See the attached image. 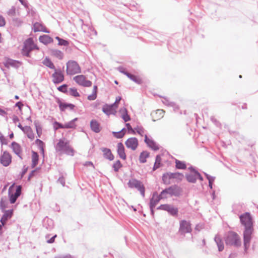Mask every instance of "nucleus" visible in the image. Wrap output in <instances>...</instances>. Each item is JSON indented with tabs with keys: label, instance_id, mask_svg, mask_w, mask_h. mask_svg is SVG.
Here are the masks:
<instances>
[{
	"label": "nucleus",
	"instance_id": "obj_1",
	"mask_svg": "<svg viewBox=\"0 0 258 258\" xmlns=\"http://www.w3.org/2000/svg\"><path fill=\"white\" fill-rule=\"evenodd\" d=\"M241 223L245 227L243 231V241L244 250L246 251L250 246L251 235L253 232V223L252 218L249 213H245L240 216Z\"/></svg>",
	"mask_w": 258,
	"mask_h": 258
},
{
	"label": "nucleus",
	"instance_id": "obj_2",
	"mask_svg": "<svg viewBox=\"0 0 258 258\" xmlns=\"http://www.w3.org/2000/svg\"><path fill=\"white\" fill-rule=\"evenodd\" d=\"M55 150L61 154H66L68 155L73 156L75 151L70 145L68 141L60 139L55 146Z\"/></svg>",
	"mask_w": 258,
	"mask_h": 258
},
{
	"label": "nucleus",
	"instance_id": "obj_3",
	"mask_svg": "<svg viewBox=\"0 0 258 258\" xmlns=\"http://www.w3.org/2000/svg\"><path fill=\"white\" fill-rule=\"evenodd\" d=\"M225 241L227 245L238 247L241 245V240L239 235L235 232L229 231L225 237Z\"/></svg>",
	"mask_w": 258,
	"mask_h": 258
},
{
	"label": "nucleus",
	"instance_id": "obj_4",
	"mask_svg": "<svg viewBox=\"0 0 258 258\" xmlns=\"http://www.w3.org/2000/svg\"><path fill=\"white\" fill-rule=\"evenodd\" d=\"M181 192L182 189L179 186L174 185L163 190L160 193V198L164 199L168 197H179Z\"/></svg>",
	"mask_w": 258,
	"mask_h": 258
},
{
	"label": "nucleus",
	"instance_id": "obj_5",
	"mask_svg": "<svg viewBox=\"0 0 258 258\" xmlns=\"http://www.w3.org/2000/svg\"><path fill=\"white\" fill-rule=\"evenodd\" d=\"M66 64V72L68 75L72 76L81 73V68L77 61L70 60L67 62Z\"/></svg>",
	"mask_w": 258,
	"mask_h": 258
},
{
	"label": "nucleus",
	"instance_id": "obj_6",
	"mask_svg": "<svg viewBox=\"0 0 258 258\" xmlns=\"http://www.w3.org/2000/svg\"><path fill=\"white\" fill-rule=\"evenodd\" d=\"M128 186L130 188H135L140 191L143 197H145V187L143 183L136 179H131L129 180Z\"/></svg>",
	"mask_w": 258,
	"mask_h": 258
},
{
	"label": "nucleus",
	"instance_id": "obj_7",
	"mask_svg": "<svg viewBox=\"0 0 258 258\" xmlns=\"http://www.w3.org/2000/svg\"><path fill=\"white\" fill-rule=\"evenodd\" d=\"M192 231L191 224L189 221L182 220L179 222V233L184 235L187 233H190Z\"/></svg>",
	"mask_w": 258,
	"mask_h": 258
},
{
	"label": "nucleus",
	"instance_id": "obj_8",
	"mask_svg": "<svg viewBox=\"0 0 258 258\" xmlns=\"http://www.w3.org/2000/svg\"><path fill=\"white\" fill-rule=\"evenodd\" d=\"M73 80L80 86L85 87H89L92 86V82L89 80H87L86 77L83 75L74 77Z\"/></svg>",
	"mask_w": 258,
	"mask_h": 258
},
{
	"label": "nucleus",
	"instance_id": "obj_9",
	"mask_svg": "<svg viewBox=\"0 0 258 258\" xmlns=\"http://www.w3.org/2000/svg\"><path fill=\"white\" fill-rule=\"evenodd\" d=\"M157 209L166 211L173 216H176L178 212V210L177 208L169 204L161 205L157 208Z\"/></svg>",
	"mask_w": 258,
	"mask_h": 258
},
{
	"label": "nucleus",
	"instance_id": "obj_10",
	"mask_svg": "<svg viewBox=\"0 0 258 258\" xmlns=\"http://www.w3.org/2000/svg\"><path fill=\"white\" fill-rule=\"evenodd\" d=\"M52 82L54 84H59L63 81L64 75L60 70H54V73L52 75Z\"/></svg>",
	"mask_w": 258,
	"mask_h": 258
},
{
	"label": "nucleus",
	"instance_id": "obj_11",
	"mask_svg": "<svg viewBox=\"0 0 258 258\" xmlns=\"http://www.w3.org/2000/svg\"><path fill=\"white\" fill-rule=\"evenodd\" d=\"M125 144L127 148L134 151L138 146V140L136 138H130L126 141Z\"/></svg>",
	"mask_w": 258,
	"mask_h": 258
},
{
	"label": "nucleus",
	"instance_id": "obj_12",
	"mask_svg": "<svg viewBox=\"0 0 258 258\" xmlns=\"http://www.w3.org/2000/svg\"><path fill=\"white\" fill-rule=\"evenodd\" d=\"M0 162L4 166H8L11 163V156L7 152H4L0 158Z\"/></svg>",
	"mask_w": 258,
	"mask_h": 258
},
{
	"label": "nucleus",
	"instance_id": "obj_13",
	"mask_svg": "<svg viewBox=\"0 0 258 258\" xmlns=\"http://www.w3.org/2000/svg\"><path fill=\"white\" fill-rule=\"evenodd\" d=\"M191 171V173L186 175L187 180L191 183H195L197 181V171L192 166L188 168Z\"/></svg>",
	"mask_w": 258,
	"mask_h": 258
},
{
	"label": "nucleus",
	"instance_id": "obj_14",
	"mask_svg": "<svg viewBox=\"0 0 258 258\" xmlns=\"http://www.w3.org/2000/svg\"><path fill=\"white\" fill-rule=\"evenodd\" d=\"M162 199H164V198H160V194L158 195L157 192H154L153 194L152 198L150 199V208H154Z\"/></svg>",
	"mask_w": 258,
	"mask_h": 258
},
{
	"label": "nucleus",
	"instance_id": "obj_15",
	"mask_svg": "<svg viewBox=\"0 0 258 258\" xmlns=\"http://www.w3.org/2000/svg\"><path fill=\"white\" fill-rule=\"evenodd\" d=\"M22 187L21 185L17 186L16 190L14 194H10L9 193L10 201L11 204H14L16 201L17 198L21 194Z\"/></svg>",
	"mask_w": 258,
	"mask_h": 258
},
{
	"label": "nucleus",
	"instance_id": "obj_16",
	"mask_svg": "<svg viewBox=\"0 0 258 258\" xmlns=\"http://www.w3.org/2000/svg\"><path fill=\"white\" fill-rule=\"evenodd\" d=\"M144 141L148 145V146L151 148L152 150L154 151H157L159 150V148L158 145L156 143V142L154 140L148 138L147 135H145V139Z\"/></svg>",
	"mask_w": 258,
	"mask_h": 258
},
{
	"label": "nucleus",
	"instance_id": "obj_17",
	"mask_svg": "<svg viewBox=\"0 0 258 258\" xmlns=\"http://www.w3.org/2000/svg\"><path fill=\"white\" fill-rule=\"evenodd\" d=\"M11 146L14 152L22 160L23 158L21 156L22 149L21 146L17 143L13 142Z\"/></svg>",
	"mask_w": 258,
	"mask_h": 258
},
{
	"label": "nucleus",
	"instance_id": "obj_18",
	"mask_svg": "<svg viewBox=\"0 0 258 258\" xmlns=\"http://www.w3.org/2000/svg\"><path fill=\"white\" fill-rule=\"evenodd\" d=\"M23 48L25 49L32 50L36 48V46L34 44L33 40L30 38L27 39L24 42Z\"/></svg>",
	"mask_w": 258,
	"mask_h": 258
},
{
	"label": "nucleus",
	"instance_id": "obj_19",
	"mask_svg": "<svg viewBox=\"0 0 258 258\" xmlns=\"http://www.w3.org/2000/svg\"><path fill=\"white\" fill-rule=\"evenodd\" d=\"M100 150L103 153V157L104 158L108 159L109 161H112L114 159V156L109 149L102 148Z\"/></svg>",
	"mask_w": 258,
	"mask_h": 258
},
{
	"label": "nucleus",
	"instance_id": "obj_20",
	"mask_svg": "<svg viewBox=\"0 0 258 258\" xmlns=\"http://www.w3.org/2000/svg\"><path fill=\"white\" fill-rule=\"evenodd\" d=\"M117 152L119 157L123 160H125L126 157L123 145L121 143H119L117 144Z\"/></svg>",
	"mask_w": 258,
	"mask_h": 258
},
{
	"label": "nucleus",
	"instance_id": "obj_21",
	"mask_svg": "<svg viewBox=\"0 0 258 258\" xmlns=\"http://www.w3.org/2000/svg\"><path fill=\"white\" fill-rule=\"evenodd\" d=\"M12 215L13 210L6 211L1 219V223L2 224V225H5L7 223L8 220L12 217Z\"/></svg>",
	"mask_w": 258,
	"mask_h": 258
},
{
	"label": "nucleus",
	"instance_id": "obj_22",
	"mask_svg": "<svg viewBox=\"0 0 258 258\" xmlns=\"http://www.w3.org/2000/svg\"><path fill=\"white\" fill-rule=\"evenodd\" d=\"M113 105H108L105 104L102 107V111L106 114L107 115H109L111 114L114 113V108Z\"/></svg>",
	"mask_w": 258,
	"mask_h": 258
},
{
	"label": "nucleus",
	"instance_id": "obj_23",
	"mask_svg": "<svg viewBox=\"0 0 258 258\" xmlns=\"http://www.w3.org/2000/svg\"><path fill=\"white\" fill-rule=\"evenodd\" d=\"M214 240L217 245L218 250L219 251H222L224 249V245L221 237L219 235H216L215 236Z\"/></svg>",
	"mask_w": 258,
	"mask_h": 258
},
{
	"label": "nucleus",
	"instance_id": "obj_24",
	"mask_svg": "<svg viewBox=\"0 0 258 258\" xmlns=\"http://www.w3.org/2000/svg\"><path fill=\"white\" fill-rule=\"evenodd\" d=\"M90 127L91 130L98 133L100 131V124L96 120H92L90 122Z\"/></svg>",
	"mask_w": 258,
	"mask_h": 258
},
{
	"label": "nucleus",
	"instance_id": "obj_25",
	"mask_svg": "<svg viewBox=\"0 0 258 258\" xmlns=\"http://www.w3.org/2000/svg\"><path fill=\"white\" fill-rule=\"evenodd\" d=\"M39 159V155L38 153L35 151H32V168H34L38 164Z\"/></svg>",
	"mask_w": 258,
	"mask_h": 258
},
{
	"label": "nucleus",
	"instance_id": "obj_26",
	"mask_svg": "<svg viewBox=\"0 0 258 258\" xmlns=\"http://www.w3.org/2000/svg\"><path fill=\"white\" fill-rule=\"evenodd\" d=\"M42 63L51 69L55 70V67L51 60L47 57H46L42 61Z\"/></svg>",
	"mask_w": 258,
	"mask_h": 258
},
{
	"label": "nucleus",
	"instance_id": "obj_27",
	"mask_svg": "<svg viewBox=\"0 0 258 258\" xmlns=\"http://www.w3.org/2000/svg\"><path fill=\"white\" fill-rule=\"evenodd\" d=\"M39 40L40 42L44 44H47L52 41V38L48 35H44L39 37Z\"/></svg>",
	"mask_w": 258,
	"mask_h": 258
},
{
	"label": "nucleus",
	"instance_id": "obj_28",
	"mask_svg": "<svg viewBox=\"0 0 258 258\" xmlns=\"http://www.w3.org/2000/svg\"><path fill=\"white\" fill-rule=\"evenodd\" d=\"M51 54L53 56L59 59H62L63 57V53L57 49H52L51 50Z\"/></svg>",
	"mask_w": 258,
	"mask_h": 258
},
{
	"label": "nucleus",
	"instance_id": "obj_29",
	"mask_svg": "<svg viewBox=\"0 0 258 258\" xmlns=\"http://www.w3.org/2000/svg\"><path fill=\"white\" fill-rule=\"evenodd\" d=\"M24 133L27 135L28 138L30 139L33 140L34 139V134L33 133V131L30 126H26Z\"/></svg>",
	"mask_w": 258,
	"mask_h": 258
},
{
	"label": "nucleus",
	"instance_id": "obj_30",
	"mask_svg": "<svg viewBox=\"0 0 258 258\" xmlns=\"http://www.w3.org/2000/svg\"><path fill=\"white\" fill-rule=\"evenodd\" d=\"M149 156V153L146 151H143L140 155L139 161L140 163H144L146 162V159Z\"/></svg>",
	"mask_w": 258,
	"mask_h": 258
},
{
	"label": "nucleus",
	"instance_id": "obj_31",
	"mask_svg": "<svg viewBox=\"0 0 258 258\" xmlns=\"http://www.w3.org/2000/svg\"><path fill=\"white\" fill-rule=\"evenodd\" d=\"M34 32L43 31L45 32H48L44 30V26L40 23L36 22L33 25V27Z\"/></svg>",
	"mask_w": 258,
	"mask_h": 258
},
{
	"label": "nucleus",
	"instance_id": "obj_32",
	"mask_svg": "<svg viewBox=\"0 0 258 258\" xmlns=\"http://www.w3.org/2000/svg\"><path fill=\"white\" fill-rule=\"evenodd\" d=\"M44 226L47 229H51L53 227V221L50 219H45L44 221Z\"/></svg>",
	"mask_w": 258,
	"mask_h": 258
},
{
	"label": "nucleus",
	"instance_id": "obj_33",
	"mask_svg": "<svg viewBox=\"0 0 258 258\" xmlns=\"http://www.w3.org/2000/svg\"><path fill=\"white\" fill-rule=\"evenodd\" d=\"M171 179H171V176L170 175V172L165 173L163 175L162 180H163V182H164V183H165L166 184H169L171 183Z\"/></svg>",
	"mask_w": 258,
	"mask_h": 258
},
{
	"label": "nucleus",
	"instance_id": "obj_34",
	"mask_svg": "<svg viewBox=\"0 0 258 258\" xmlns=\"http://www.w3.org/2000/svg\"><path fill=\"white\" fill-rule=\"evenodd\" d=\"M125 75L127 76L128 78H129L131 80L133 81L134 82H136L137 84H140L141 83V80L137 77V76L132 75L129 73H125Z\"/></svg>",
	"mask_w": 258,
	"mask_h": 258
},
{
	"label": "nucleus",
	"instance_id": "obj_35",
	"mask_svg": "<svg viewBox=\"0 0 258 258\" xmlns=\"http://www.w3.org/2000/svg\"><path fill=\"white\" fill-rule=\"evenodd\" d=\"M171 179H176L178 181H181L183 177V175L182 173L178 172L171 173L170 172Z\"/></svg>",
	"mask_w": 258,
	"mask_h": 258
},
{
	"label": "nucleus",
	"instance_id": "obj_36",
	"mask_svg": "<svg viewBox=\"0 0 258 258\" xmlns=\"http://www.w3.org/2000/svg\"><path fill=\"white\" fill-rule=\"evenodd\" d=\"M120 111L122 112L123 113L121 117L125 122H127L130 120L131 118L130 116L127 114V110L126 108H123L122 109H121L120 110Z\"/></svg>",
	"mask_w": 258,
	"mask_h": 258
},
{
	"label": "nucleus",
	"instance_id": "obj_37",
	"mask_svg": "<svg viewBox=\"0 0 258 258\" xmlns=\"http://www.w3.org/2000/svg\"><path fill=\"white\" fill-rule=\"evenodd\" d=\"M125 132H126L125 129L124 128H123L119 132H113L112 133V134H113L114 137H115V138H118V139H120V138H122L124 136Z\"/></svg>",
	"mask_w": 258,
	"mask_h": 258
},
{
	"label": "nucleus",
	"instance_id": "obj_38",
	"mask_svg": "<svg viewBox=\"0 0 258 258\" xmlns=\"http://www.w3.org/2000/svg\"><path fill=\"white\" fill-rule=\"evenodd\" d=\"M176 167L178 169H185L186 168L185 163L177 159L175 160Z\"/></svg>",
	"mask_w": 258,
	"mask_h": 258
},
{
	"label": "nucleus",
	"instance_id": "obj_39",
	"mask_svg": "<svg viewBox=\"0 0 258 258\" xmlns=\"http://www.w3.org/2000/svg\"><path fill=\"white\" fill-rule=\"evenodd\" d=\"M161 161V158L159 155H157L156 157L155 162L153 167V170H156L160 166V164Z\"/></svg>",
	"mask_w": 258,
	"mask_h": 258
},
{
	"label": "nucleus",
	"instance_id": "obj_40",
	"mask_svg": "<svg viewBox=\"0 0 258 258\" xmlns=\"http://www.w3.org/2000/svg\"><path fill=\"white\" fill-rule=\"evenodd\" d=\"M121 167H122V164H121L119 160L116 161L112 165V168L115 172H118L119 169Z\"/></svg>",
	"mask_w": 258,
	"mask_h": 258
},
{
	"label": "nucleus",
	"instance_id": "obj_41",
	"mask_svg": "<svg viewBox=\"0 0 258 258\" xmlns=\"http://www.w3.org/2000/svg\"><path fill=\"white\" fill-rule=\"evenodd\" d=\"M162 102L166 105L172 106L178 109V107L175 106V104H174V103L172 102H170L169 100L166 98L163 99Z\"/></svg>",
	"mask_w": 258,
	"mask_h": 258
},
{
	"label": "nucleus",
	"instance_id": "obj_42",
	"mask_svg": "<svg viewBox=\"0 0 258 258\" xmlns=\"http://www.w3.org/2000/svg\"><path fill=\"white\" fill-rule=\"evenodd\" d=\"M205 175H206L207 178L208 179L209 181V186L210 187V188H212V183L214 182L215 180V177L211 176L208 174L205 173Z\"/></svg>",
	"mask_w": 258,
	"mask_h": 258
},
{
	"label": "nucleus",
	"instance_id": "obj_43",
	"mask_svg": "<svg viewBox=\"0 0 258 258\" xmlns=\"http://www.w3.org/2000/svg\"><path fill=\"white\" fill-rule=\"evenodd\" d=\"M135 131L141 136H145V130L142 127L137 126L135 128Z\"/></svg>",
	"mask_w": 258,
	"mask_h": 258
},
{
	"label": "nucleus",
	"instance_id": "obj_44",
	"mask_svg": "<svg viewBox=\"0 0 258 258\" xmlns=\"http://www.w3.org/2000/svg\"><path fill=\"white\" fill-rule=\"evenodd\" d=\"M70 94L74 97H78L80 96L77 89L75 88H71L70 89Z\"/></svg>",
	"mask_w": 258,
	"mask_h": 258
},
{
	"label": "nucleus",
	"instance_id": "obj_45",
	"mask_svg": "<svg viewBox=\"0 0 258 258\" xmlns=\"http://www.w3.org/2000/svg\"><path fill=\"white\" fill-rule=\"evenodd\" d=\"M34 124H35V126L36 127V130L38 136L39 137H40V135L42 133V128H41V126L40 125V124L36 122H35Z\"/></svg>",
	"mask_w": 258,
	"mask_h": 258
},
{
	"label": "nucleus",
	"instance_id": "obj_46",
	"mask_svg": "<svg viewBox=\"0 0 258 258\" xmlns=\"http://www.w3.org/2000/svg\"><path fill=\"white\" fill-rule=\"evenodd\" d=\"M76 126V125L75 123H74L73 121L72 120L64 124L65 128H75Z\"/></svg>",
	"mask_w": 258,
	"mask_h": 258
},
{
	"label": "nucleus",
	"instance_id": "obj_47",
	"mask_svg": "<svg viewBox=\"0 0 258 258\" xmlns=\"http://www.w3.org/2000/svg\"><path fill=\"white\" fill-rule=\"evenodd\" d=\"M61 111H64L68 108V103H62L60 101L58 102Z\"/></svg>",
	"mask_w": 258,
	"mask_h": 258
},
{
	"label": "nucleus",
	"instance_id": "obj_48",
	"mask_svg": "<svg viewBox=\"0 0 258 258\" xmlns=\"http://www.w3.org/2000/svg\"><path fill=\"white\" fill-rule=\"evenodd\" d=\"M67 85L66 84H63V85L59 86V87H58L57 89L58 91H59L60 92L65 93L67 92Z\"/></svg>",
	"mask_w": 258,
	"mask_h": 258
},
{
	"label": "nucleus",
	"instance_id": "obj_49",
	"mask_svg": "<svg viewBox=\"0 0 258 258\" xmlns=\"http://www.w3.org/2000/svg\"><path fill=\"white\" fill-rule=\"evenodd\" d=\"M155 114L158 115V118H160L163 116L164 111L163 110L158 109L156 111Z\"/></svg>",
	"mask_w": 258,
	"mask_h": 258
},
{
	"label": "nucleus",
	"instance_id": "obj_50",
	"mask_svg": "<svg viewBox=\"0 0 258 258\" xmlns=\"http://www.w3.org/2000/svg\"><path fill=\"white\" fill-rule=\"evenodd\" d=\"M16 13V9L15 8L13 7L11 9H10L8 12V14L10 16H14Z\"/></svg>",
	"mask_w": 258,
	"mask_h": 258
},
{
	"label": "nucleus",
	"instance_id": "obj_51",
	"mask_svg": "<svg viewBox=\"0 0 258 258\" xmlns=\"http://www.w3.org/2000/svg\"><path fill=\"white\" fill-rule=\"evenodd\" d=\"M69 44V42L64 39H61L60 40V41L58 42V45H63V46H68Z\"/></svg>",
	"mask_w": 258,
	"mask_h": 258
},
{
	"label": "nucleus",
	"instance_id": "obj_52",
	"mask_svg": "<svg viewBox=\"0 0 258 258\" xmlns=\"http://www.w3.org/2000/svg\"><path fill=\"white\" fill-rule=\"evenodd\" d=\"M97 97V94L92 92V94L88 96V99L89 100H94Z\"/></svg>",
	"mask_w": 258,
	"mask_h": 258
},
{
	"label": "nucleus",
	"instance_id": "obj_53",
	"mask_svg": "<svg viewBox=\"0 0 258 258\" xmlns=\"http://www.w3.org/2000/svg\"><path fill=\"white\" fill-rule=\"evenodd\" d=\"M31 51V50L25 49V48H23L22 49V54L27 57L29 56V53Z\"/></svg>",
	"mask_w": 258,
	"mask_h": 258
},
{
	"label": "nucleus",
	"instance_id": "obj_54",
	"mask_svg": "<svg viewBox=\"0 0 258 258\" xmlns=\"http://www.w3.org/2000/svg\"><path fill=\"white\" fill-rule=\"evenodd\" d=\"M121 99V98L120 96L116 97L115 102L113 104H112V105H113V106L114 107L117 108V106L116 104L119 103V102L120 101Z\"/></svg>",
	"mask_w": 258,
	"mask_h": 258
},
{
	"label": "nucleus",
	"instance_id": "obj_55",
	"mask_svg": "<svg viewBox=\"0 0 258 258\" xmlns=\"http://www.w3.org/2000/svg\"><path fill=\"white\" fill-rule=\"evenodd\" d=\"M5 25V20L4 18L0 15V27L4 26Z\"/></svg>",
	"mask_w": 258,
	"mask_h": 258
},
{
	"label": "nucleus",
	"instance_id": "obj_56",
	"mask_svg": "<svg viewBox=\"0 0 258 258\" xmlns=\"http://www.w3.org/2000/svg\"><path fill=\"white\" fill-rule=\"evenodd\" d=\"M58 182H59L63 186L65 185V180L63 177H59L58 179Z\"/></svg>",
	"mask_w": 258,
	"mask_h": 258
},
{
	"label": "nucleus",
	"instance_id": "obj_57",
	"mask_svg": "<svg viewBox=\"0 0 258 258\" xmlns=\"http://www.w3.org/2000/svg\"><path fill=\"white\" fill-rule=\"evenodd\" d=\"M6 208V207L5 206V201H3V199H2L1 201V203H0V208L2 210H4Z\"/></svg>",
	"mask_w": 258,
	"mask_h": 258
},
{
	"label": "nucleus",
	"instance_id": "obj_58",
	"mask_svg": "<svg viewBox=\"0 0 258 258\" xmlns=\"http://www.w3.org/2000/svg\"><path fill=\"white\" fill-rule=\"evenodd\" d=\"M126 125L127 127V129L129 130V131H131L132 133L133 134H135V128L133 129L132 126H131V125L130 124V123H126Z\"/></svg>",
	"mask_w": 258,
	"mask_h": 258
},
{
	"label": "nucleus",
	"instance_id": "obj_59",
	"mask_svg": "<svg viewBox=\"0 0 258 258\" xmlns=\"http://www.w3.org/2000/svg\"><path fill=\"white\" fill-rule=\"evenodd\" d=\"M23 104L21 102H18L16 103L15 106L16 107H18L19 109L21 110L22 109V107L23 106Z\"/></svg>",
	"mask_w": 258,
	"mask_h": 258
},
{
	"label": "nucleus",
	"instance_id": "obj_60",
	"mask_svg": "<svg viewBox=\"0 0 258 258\" xmlns=\"http://www.w3.org/2000/svg\"><path fill=\"white\" fill-rule=\"evenodd\" d=\"M57 236V235L55 234L53 236H52L50 239L47 240V242L48 243H52L54 242L55 238Z\"/></svg>",
	"mask_w": 258,
	"mask_h": 258
},
{
	"label": "nucleus",
	"instance_id": "obj_61",
	"mask_svg": "<svg viewBox=\"0 0 258 258\" xmlns=\"http://www.w3.org/2000/svg\"><path fill=\"white\" fill-rule=\"evenodd\" d=\"M84 165L86 166H90L93 167V168L94 167L93 163L92 162H90V161L86 162L84 164Z\"/></svg>",
	"mask_w": 258,
	"mask_h": 258
},
{
	"label": "nucleus",
	"instance_id": "obj_62",
	"mask_svg": "<svg viewBox=\"0 0 258 258\" xmlns=\"http://www.w3.org/2000/svg\"><path fill=\"white\" fill-rule=\"evenodd\" d=\"M55 258H73L70 255H60L55 256Z\"/></svg>",
	"mask_w": 258,
	"mask_h": 258
},
{
	"label": "nucleus",
	"instance_id": "obj_63",
	"mask_svg": "<svg viewBox=\"0 0 258 258\" xmlns=\"http://www.w3.org/2000/svg\"><path fill=\"white\" fill-rule=\"evenodd\" d=\"M13 121L14 123H16L19 121V119L18 116L14 115L13 117Z\"/></svg>",
	"mask_w": 258,
	"mask_h": 258
},
{
	"label": "nucleus",
	"instance_id": "obj_64",
	"mask_svg": "<svg viewBox=\"0 0 258 258\" xmlns=\"http://www.w3.org/2000/svg\"><path fill=\"white\" fill-rule=\"evenodd\" d=\"M211 120L213 122H214L216 125H217V126L218 125V124H219V122H218V121H217V120L215 118V117H214V116H212V117H211Z\"/></svg>",
	"mask_w": 258,
	"mask_h": 258
}]
</instances>
